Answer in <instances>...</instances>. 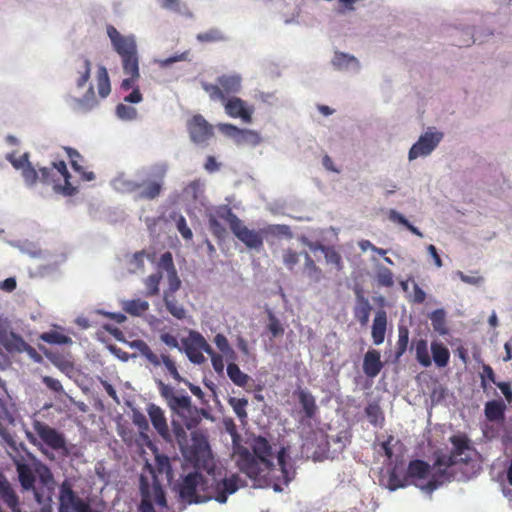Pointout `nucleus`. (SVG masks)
Listing matches in <instances>:
<instances>
[{"label":"nucleus","instance_id":"cd10ccee","mask_svg":"<svg viewBox=\"0 0 512 512\" xmlns=\"http://www.w3.org/2000/svg\"><path fill=\"white\" fill-rule=\"evenodd\" d=\"M371 310L372 307L369 300L365 298L360 291H358L356 306L354 308V316L362 326H366L368 324Z\"/></svg>","mask_w":512,"mask_h":512},{"label":"nucleus","instance_id":"7ed1b4c3","mask_svg":"<svg viewBox=\"0 0 512 512\" xmlns=\"http://www.w3.org/2000/svg\"><path fill=\"white\" fill-rule=\"evenodd\" d=\"M242 486V481L237 474L225 477L217 481L210 494H201L207 488V481L204 476L198 472L187 474L179 484V495L182 500L188 503H201L210 499L223 504L226 503L228 496L234 494Z\"/></svg>","mask_w":512,"mask_h":512},{"label":"nucleus","instance_id":"774afa93","mask_svg":"<svg viewBox=\"0 0 512 512\" xmlns=\"http://www.w3.org/2000/svg\"><path fill=\"white\" fill-rule=\"evenodd\" d=\"M80 104L86 109H91L97 104L94 89L92 86L89 87L86 94L80 100Z\"/></svg>","mask_w":512,"mask_h":512},{"label":"nucleus","instance_id":"aec40b11","mask_svg":"<svg viewBox=\"0 0 512 512\" xmlns=\"http://www.w3.org/2000/svg\"><path fill=\"white\" fill-rule=\"evenodd\" d=\"M147 413L149 415L150 421L154 427V429L157 431V433L163 438L168 439L169 434V428L167 424L166 417L164 415V411L154 403H150L147 406Z\"/></svg>","mask_w":512,"mask_h":512},{"label":"nucleus","instance_id":"37998d69","mask_svg":"<svg viewBox=\"0 0 512 512\" xmlns=\"http://www.w3.org/2000/svg\"><path fill=\"white\" fill-rule=\"evenodd\" d=\"M332 63L338 69H348L350 66L359 67V62L354 56L342 52L335 53Z\"/></svg>","mask_w":512,"mask_h":512},{"label":"nucleus","instance_id":"ddd939ff","mask_svg":"<svg viewBox=\"0 0 512 512\" xmlns=\"http://www.w3.org/2000/svg\"><path fill=\"white\" fill-rule=\"evenodd\" d=\"M167 405L173 413L183 419L184 425L188 429L196 427L199 423V411L192 405L191 398L188 395H176Z\"/></svg>","mask_w":512,"mask_h":512},{"label":"nucleus","instance_id":"f704fd0d","mask_svg":"<svg viewBox=\"0 0 512 512\" xmlns=\"http://www.w3.org/2000/svg\"><path fill=\"white\" fill-rule=\"evenodd\" d=\"M365 414L370 424L375 427L383 426L385 418L383 411L378 403H369L365 408Z\"/></svg>","mask_w":512,"mask_h":512},{"label":"nucleus","instance_id":"052dcab7","mask_svg":"<svg viewBox=\"0 0 512 512\" xmlns=\"http://www.w3.org/2000/svg\"><path fill=\"white\" fill-rule=\"evenodd\" d=\"M224 39L225 37L223 36V34L217 29H212L204 33H199L197 35V40H199L200 42H218Z\"/></svg>","mask_w":512,"mask_h":512},{"label":"nucleus","instance_id":"4468645a","mask_svg":"<svg viewBox=\"0 0 512 512\" xmlns=\"http://www.w3.org/2000/svg\"><path fill=\"white\" fill-rule=\"evenodd\" d=\"M443 133L426 131L409 150V160L429 155L440 143Z\"/></svg>","mask_w":512,"mask_h":512},{"label":"nucleus","instance_id":"393cba45","mask_svg":"<svg viewBox=\"0 0 512 512\" xmlns=\"http://www.w3.org/2000/svg\"><path fill=\"white\" fill-rule=\"evenodd\" d=\"M308 246L312 251L320 250L324 254L327 264H331V265L335 266V268L338 271L342 270V268H343L342 257L340 255V253L338 251H336V249L334 247L325 246L320 243H312V242H309Z\"/></svg>","mask_w":512,"mask_h":512},{"label":"nucleus","instance_id":"a19ab883","mask_svg":"<svg viewBox=\"0 0 512 512\" xmlns=\"http://www.w3.org/2000/svg\"><path fill=\"white\" fill-rule=\"evenodd\" d=\"M415 353L417 361L423 367H429L432 363L429 352H428V344L424 339H419L415 343Z\"/></svg>","mask_w":512,"mask_h":512},{"label":"nucleus","instance_id":"b1692460","mask_svg":"<svg viewBox=\"0 0 512 512\" xmlns=\"http://www.w3.org/2000/svg\"><path fill=\"white\" fill-rule=\"evenodd\" d=\"M0 341L8 348L17 351L33 350L19 335L13 332L8 333L6 327L0 324Z\"/></svg>","mask_w":512,"mask_h":512},{"label":"nucleus","instance_id":"a878e982","mask_svg":"<svg viewBox=\"0 0 512 512\" xmlns=\"http://www.w3.org/2000/svg\"><path fill=\"white\" fill-rule=\"evenodd\" d=\"M387 327V314L384 310H378L372 325V339L375 345L384 342Z\"/></svg>","mask_w":512,"mask_h":512},{"label":"nucleus","instance_id":"69168bd1","mask_svg":"<svg viewBox=\"0 0 512 512\" xmlns=\"http://www.w3.org/2000/svg\"><path fill=\"white\" fill-rule=\"evenodd\" d=\"M268 329L273 337H277L284 333L282 324L273 314L269 315Z\"/></svg>","mask_w":512,"mask_h":512},{"label":"nucleus","instance_id":"2f4dec72","mask_svg":"<svg viewBox=\"0 0 512 512\" xmlns=\"http://www.w3.org/2000/svg\"><path fill=\"white\" fill-rule=\"evenodd\" d=\"M431 352L436 366L445 367L448 365L450 359V352L443 343L436 341L432 342Z\"/></svg>","mask_w":512,"mask_h":512},{"label":"nucleus","instance_id":"e2e57ef3","mask_svg":"<svg viewBox=\"0 0 512 512\" xmlns=\"http://www.w3.org/2000/svg\"><path fill=\"white\" fill-rule=\"evenodd\" d=\"M158 267L167 271L168 274L176 271L171 252H165L161 255Z\"/></svg>","mask_w":512,"mask_h":512},{"label":"nucleus","instance_id":"20e7f679","mask_svg":"<svg viewBox=\"0 0 512 512\" xmlns=\"http://www.w3.org/2000/svg\"><path fill=\"white\" fill-rule=\"evenodd\" d=\"M449 440L452 444L450 453L437 455L432 466L431 479L422 487L428 492H433L445 482H449L453 477L451 467L459 463H469L476 452L466 434L453 435Z\"/></svg>","mask_w":512,"mask_h":512},{"label":"nucleus","instance_id":"a211bd4d","mask_svg":"<svg viewBox=\"0 0 512 512\" xmlns=\"http://www.w3.org/2000/svg\"><path fill=\"white\" fill-rule=\"evenodd\" d=\"M165 173L166 167H160L157 172V179L140 183L142 186L137 195H135V198L141 200H153L157 198L163 189Z\"/></svg>","mask_w":512,"mask_h":512},{"label":"nucleus","instance_id":"de8ad7c7","mask_svg":"<svg viewBox=\"0 0 512 512\" xmlns=\"http://www.w3.org/2000/svg\"><path fill=\"white\" fill-rule=\"evenodd\" d=\"M161 364H163L170 374V376L177 382H182L184 379L180 375L175 361L168 354L162 353L160 356Z\"/></svg>","mask_w":512,"mask_h":512},{"label":"nucleus","instance_id":"6ab92c4d","mask_svg":"<svg viewBox=\"0 0 512 512\" xmlns=\"http://www.w3.org/2000/svg\"><path fill=\"white\" fill-rule=\"evenodd\" d=\"M121 61L123 72L128 76L122 80L121 89L127 91L133 88L140 78L138 54L121 58Z\"/></svg>","mask_w":512,"mask_h":512},{"label":"nucleus","instance_id":"58836bf2","mask_svg":"<svg viewBox=\"0 0 512 512\" xmlns=\"http://www.w3.org/2000/svg\"><path fill=\"white\" fill-rule=\"evenodd\" d=\"M98 93L102 98L110 94L111 86L108 71L104 66H99L97 71Z\"/></svg>","mask_w":512,"mask_h":512},{"label":"nucleus","instance_id":"2eb2a0df","mask_svg":"<svg viewBox=\"0 0 512 512\" xmlns=\"http://www.w3.org/2000/svg\"><path fill=\"white\" fill-rule=\"evenodd\" d=\"M225 113L231 118H239L243 123H251L253 118V113L255 111L254 106L249 105L243 99L232 96L227 98L225 101H221Z\"/></svg>","mask_w":512,"mask_h":512},{"label":"nucleus","instance_id":"412c9836","mask_svg":"<svg viewBox=\"0 0 512 512\" xmlns=\"http://www.w3.org/2000/svg\"><path fill=\"white\" fill-rule=\"evenodd\" d=\"M16 471L23 492H29L34 488L38 481L36 468L33 469L27 463L17 462Z\"/></svg>","mask_w":512,"mask_h":512},{"label":"nucleus","instance_id":"c03bdc74","mask_svg":"<svg viewBox=\"0 0 512 512\" xmlns=\"http://www.w3.org/2000/svg\"><path fill=\"white\" fill-rule=\"evenodd\" d=\"M162 280V273L160 271L149 275L144 283L146 287L145 295L147 297H152L159 294V285Z\"/></svg>","mask_w":512,"mask_h":512},{"label":"nucleus","instance_id":"5fc2aeb1","mask_svg":"<svg viewBox=\"0 0 512 512\" xmlns=\"http://www.w3.org/2000/svg\"><path fill=\"white\" fill-rule=\"evenodd\" d=\"M116 114L122 120H134L137 117V110L134 107L118 104L116 107Z\"/></svg>","mask_w":512,"mask_h":512},{"label":"nucleus","instance_id":"39448f33","mask_svg":"<svg viewBox=\"0 0 512 512\" xmlns=\"http://www.w3.org/2000/svg\"><path fill=\"white\" fill-rule=\"evenodd\" d=\"M38 481L29 492L40 506L39 512H53L56 482L51 470L44 464L36 466Z\"/></svg>","mask_w":512,"mask_h":512},{"label":"nucleus","instance_id":"4c0bfd02","mask_svg":"<svg viewBox=\"0 0 512 512\" xmlns=\"http://www.w3.org/2000/svg\"><path fill=\"white\" fill-rule=\"evenodd\" d=\"M123 309L130 315L141 316L149 309V303L141 299H132L124 302Z\"/></svg>","mask_w":512,"mask_h":512},{"label":"nucleus","instance_id":"6e6552de","mask_svg":"<svg viewBox=\"0 0 512 512\" xmlns=\"http://www.w3.org/2000/svg\"><path fill=\"white\" fill-rule=\"evenodd\" d=\"M241 77L239 75L224 74L217 78L215 84L202 82L203 90L212 101H225L241 91Z\"/></svg>","mask_w":512,"mask_h":512},{"label":"nucleus","instance_id":"5701e85b","mask_svg":"<svg viewBox=\"0 0 512 512\" xmlns=\"http://www.w3.org/2000/svg\"><path fill=\"white\" fill-rule=\"evenodd\" d=\"M383 368L381 354L378 350H368L363 359V371L367 377H376Z\"/></svg>","mask_w":512,"mask_h":512},{"label":"nucleus","instance_id":"0eeeda50","mask_svg":"<svg viewBox=\"0 0 512 512\" xmlns=\"http://www.w3.org/2000/svg\"><path fill=\"white\" fill-rule=\"evenodd\" d=\"M219 218L229 224L232 233L239 239L247 248L260 250L263 247V236L259 231L249 229L244 225L241 219L233 213V211L224 207L217 211Z\"/></svg>","mask_w":512,"mask_h":512},{"label":"nucleus","instance_id":"ea45409f","mask_svg":"<svg viewBox=\"0 0 512 512\" xmlns=\"http://www.w3.org/2000/svg\"><path fill=\"white\" fill-rule=\"evenodd\" d=\"M430 320L434 331L438 332L440 335H446L448 333L446 314L443 309L433 311L430 315Z\"/></svg>","mask_w":512,"mask_h":512},{"label":"nucleus","instance_id":"338daca9","mask_svg":"<svg viewBox=\"0 0 512 512\" xmlns=\"http://www.w3.org/2000/svg\"><path fill=\"white\" fill-rule=\"evenodd\" d=\"M177 229L181 236L186 240H191L193 237V233L191 229L188 227L186 219L183 216H180L176 222Z\"/></svg>","mask_w":512,"mask_h":512},{"label":"nucleus","instance_id":"c9c22d12","mask_svg":"<svg viewBox=\"0 0 512 512\" xmlns=\"http://www.w3.org/2000/svg\"><path fill=\"white\" fill-rule=\"evenodd\" d=\"M227 375L238 387H245L250 380V377L246 373L242 372L239 366L234 362L227 365Z\"/></svg>","mask_w":512,"mask_h":512},{"label":"nucleus","instance_id":"9b49d317","mask_svg":"<svg viewBox=\"0 0 512 512\" xmlns=\"http://www.w3.org/2000/svg\"><path fill=\"white\" fill-rule=\"evenodd\" d=\"M182 343L186 356L193 364L200 365L206 361L203 352L212 354V347L198 331L190 330L188 337Z\"/></svg>","mask_w":512,"mask_h":512},{"label":"nucleus","instance_id":"c85d7f7f","mask_svg":"<svg viewBox=\"0 0 512 512\" xmlns=\"http://www.w3.org/2000/svg\"><path fill=\"white\" fill-rule=\"evenodd\" d=\"M506 405L502 400H491L485 404V417L490 422L502 421L505 416Z\"/></svg>","mask_w":512,"mask_h":512},{"label":"nucleus","instance_id":"0e129e2a","mask_svg":"<svg viewBox=\"0 0 512 512\" xmlns=\"http://www.w3.org/2000/svg\"><path fill=\"white\" fill-rule=\"evenodd\" d=\"M168 289L164 292V295L171 294L174 295L177 290H179L181 286V281L177 275V271L171 272L168 274Z\"/></svg>","mask_w":512,"mask_h":512},{"label":"nucleus","instance_id":"13d9d810","mask_svg":"<svg viewBox=\"0 0 512 512\" xmlns=\"http://www.w3.org/2000/svg\"><path fill=\"white\" fill-rule=\"evenodd\" d=\"M132 421L133 424L139 429L141 435H144L149 430L148 420L143 413L134 411L132 415Z\"/></svg>","mask_w":512,"mask_h":512},{"label":"nucleus","instance_id":"1a4fd4ad","mask_svg":"<svg viewBox=\"0 0 512 512\" xmlns=\"http://www.w3.org/2000/svg\"><path fill=\"white\" fill-rule=\"evenodd\" d=\"M140 493L141 502L139 512H156L154 504L158 506L160 511L167 509L165 492L159 483L154 482L151 486L148 480L144 476H141Z\"/></svg>","mask_w":512,"mask_h":512},{"label":"nucleus","instance_id":"49530a36","mask_svg":"<svg viewBox=\"0 0 512 512\" xmlns=\"http://www.w3.org/2000/svg\"><path fill=\"white\" fill-rule=\"evenodd\" d=\"M409 343V330L406 326H399L398 328V340L396 343V358H400L407 350Z\"/></svg>","mask_w":512,"mask_h":512},{"label":"nucleus","instance_id":"864d4df0","mask_svg":"<svg viewBox=\"0 0 512 512\" xmlns=\"http://www.w3.org/2000/svg\"><path fill=\"white\" fill-rule=\"evenodd\" d=\"M91 73V62L87 58L82 59V64L80 69L78 70L79 78L76 81V84L79 88H82L85 86L87 81L90 78Z\"/></svg>","mask_w":512,"mask_h":512},{"label":"nucleus","instance_id":"9d476101","mask_svg":"<svg viewBox=\"0 0 512 512\" xmlns=\"http://www.w3.org/2000/svg\"><path fill=\"white\" fill-rule=\"evenodd\" d=\"M59 512H94L90 504L85 502L73 490L72 482L65 479L59 487Z\"/></svg>","mask_w":512,"mask_h":512},{"label":"nucleus","instance_id":"dca6fc26","mask_svg":"<svg viewBox=\"0 0 512 512\" xmlns=\"http://www.w3.org/2000/svg\"><path fill=\"white\" fill-rule=\"evenodd\" d=\"M32 426L34 432L48 447L52 448L53 450H60L65 448V437L55 428H52L46 423L38 420H35Z\"/></svg>","mask_w":512,"mask_h":512},{"label":"nucleus","instance_id":"72a5a7b5","mask_svg":"<svg viewBox=\"0 0 512 512\" xmlns=\"http://www.w3.org/2000/svg\"><path fill=\"white\" fill-rule=\"evenodd\" d=\"M167 311L176 319L183 320L186 318V310L184 306L175 299L174 295L167 294L163 296Z\"/></svg>","mask_w":512,"mask_h":512},{"label":"nucleus","instance_id":"f03ea898","mask_svg":"<svg viewBox=\"0 0 512 512\" xmlns=\"http://www.w3.org/2000/svg\"><path fill=\"white\" fill-rule=\"evenodd\" d=\"M29 157L28 152L19 157H16L15 152L7 153L5 156L14 169L21 170V175L27 186L33 187L38 181H41L44 184H53L55 189L61 190L66 196H72L76 193L77 189L70 183L71 176L64 161L53 162L52 168H39V176Z\"/></svg>","mask_w":512,"mask_h":512},{"label":"nucleus","instance_id":"a18cd8bd","mask_svg":"<svg viewBox=\"0 0 512 512\" xmlns=\"http://www.w3.org/2000/svg\"><path fill=\"white\" fill-rule=\"evenodd\" d=\"M228 404L232 407L234 413L236 416L241 420L247 419V406H248V400L246 398H236V397H230L228 399Z\"/></svg>","mask_w":512,"mask_h":512},{"label":"nucleus","instance_id":"423d86ee","mask_svg":"<svg viewBox=\"0 0 512 512\" xmlns=\"http://www.w3.org/2000/svg\"><path fill=\"white\" fill-rule=\"evenodd\" d=\"M185 456L197 469L210 473L214 470V461L208 439L199 430L191 433V443L185 450Z\"/></svg>","mask_w":512,"mask_h":512},{"label":"nucleus","instance_id":"8fccbe9b","mask_svg":"<svg viewBox=\"0 0 512 512\" xmlns=\"http://www.w3.org/2000/svg\"><path fill=\"white\" fill-rule=\"evenodd\" d=\"M114 186L117 190L128 193H135L137 195L141 184L132 180H126L122 177L115 179Z\"/></svg>","mask_w":512,"mask_h":512},{"label":"nucleus","instance_id":"4be33fe9","mask_svg":"<svg viewBox=\"0 0 512 512\" xmlns=\"http://www.w3.org/2000/svg\"><path fill=\"white\" fill-rule=\"evenodd\" d=\"M0 499L12 512H21L19 498L4 476H0Z\"/></svg>","mask_w":512,"mask_h":512},{"label":"nucleus","instance_id":"c756f323","mask_svg":"<svg viewBox=\"0 0 512 512\" xmlns=\"http://www.w3.org/2000/svg\"><path fill=\"white\" fill-rule=\"evenodd\" d=\"M129 346L138 350L139 353L147 360V362L154 367H159L161 365L159 356L152 351V349L144 340H133L129 343Z\"/></svg>","mask_w":512,"mask_h":512},{"label":"nucleus","instance_id":"79ce46f5","mask_svg":"<svg viewBox=\"0 0 512 512\" xmlns=\"http://www.w3.org/2000/svg\"><path fill=\"white\" fill-rule=\"evenodd\" d=\"M213 342L215 343L218 350L226 356L228 359L235 360L236 359V353L232 349L231 345L229 344V341L227 337L221 333H218L214 336Z\"/></svg>","mask_w":512,"mask_h":512},{"label":"nucleus","instance_id":"473e14b6","mask_svg":"<svg viewBox=\"0 0 512 512\" xmlns=\"http://www.w3.org/2000/svg\"><path fill=\"white\" fill-rule=\"evenodd\" d=\"M431 467L423 460L410 461L407 469V476L411 478L425 479L430 474Z\"/></svg>","mask_w":512,"mask_h":512},{"label":"nucleus","instance_id":"f8f14e48","mask_svg":"<svg viewBox=\"0 0 512 512\" xmlns=\"http://www.w3.org/2000/svg\"><path fill=\"white\" fill-rule=\"evenodd\" d=\"M189 139L196 145H205L214 137V126L203 115L194 114L186 121Z\"/></svg>","mask_w":512,"mask_h":512},{"label":"nucleus","instance_id":"3c124183","mask_svg":"<svg viewBox=\"0 0 512 512\" xmlns=\"http://www.w3.org/2000/svg\"><path fill=\"white\" fill-rule=\"evenodd\" d=\"M40 339L49 344H68L71 343V338L61 334L57 331L45 332L40 335Z\"/></svg>","mask_w":512,"mask_h":512},{"label":"nucleus","instance_id":"09e8293b","mask_svg":"<svg viewBox=\"0 0 512 512\" xmlns=\"http://www.w3.org/2000/svg\"><path fill=\"white\" fill-rule=\"evenodd\" d=\"M376 281L379 286L390 288L394 285L393 272L384 266L378 268L376 272Z\"/></svg>","mask_w":512,"mask_h":512},{"label":"nucleus","instance_id":"680f3d73","mask_svg":"<svg viewBox=\"0 0 512 512\" xmlns=\"http://www.w3.org/2000/svg\"><path fill=\"white\" fill-rule=\"evenodd\" d=\"M300 254L292 249H286L283 252V263L289 269L293 270L294 267L299 263Z\"/></svg>","mask_w":512,"mask_h":512},{"label":"nucleus","instance_id":"e433bc0d","mask_svg":"<svg viewBox=\"0 0 512 512\" xmlns=\"http://www.w3.org/2000/svg\"><path fill=\"white\" fill-rule=\"evenodd\" d=\"M304 266H303V272L307 277H309L311 280L315 282H319L322 277L323 273L321 268H319L315 261L312 259V257L309 255V253L304 252Z\"/></svg>","mask_w":512,"mask_h":512},{"label":"nucleus","instance_id":"603ef678","mask_svg":"<svg viewBox=\"0 0 512 512\" xmlns=\"http://www.w3.org/2000/svg\"><path fill=\"white\" fill-rule=\"evenodd\" d=\"M261 141L260 135L258 132L250 129H242L240 133V137H238L236 144H251L253 146L258 145Z\"/></svg>","mask_w":512,"mask_h":512},{"label":"nucleus","instance_id":"4d7b16f0","mask_svg":"<svg viewBox=\"0 0 512 512\" xmlns=\"http://www.w3.org/2000/svg\"><path fill=\"white\" fill-rule=\"evenodd\" d=\"M480 379H481V387L483 388L484 391L487 389L488 381H490L494 384L497 383L494 370L492 369V367L490 365H487V364H483V366H482V372L480 374Z\"/></svg>","mask_w":512,"mask_h":512},{"label":"nucleus","instance_id":"bb28decb","mask_svg":"<svg viewBox=\"0 0 512 512\" xmlns=\"http://www.w3.org/2000/svg\"><path fill=\"white\" fill-rule=\"evenodd\" d=\"M65 151L69 157L70 164L73 170L81 175V178L85 181H92L95 178V174L93 172H87L84 170L82 166V162L84 159L82 155L75 149L71 147H65Z\"/></svg>","mask_w":512,"mask_h":512},{"label":"nucleus","instance_id":"f3484780","mask_svg":"<svg viewBox=\"0 0 512 512\" xmlns=\"http://www.w3.org/2000/svg\"><path fill=\"white\" fill-rule=\"evenodd\" d=\"M107 34L115 51L121 58L137 54V45L134 37L121 35L114 26H108Z\"/></svg>","mask_w":512,"mask_h":512},{"label":"nucleus","instance_id":"7c9ffc66","mask_svg":"<svg viewBox=\"0 0 512 512\" xmlns=\"http://www.w3.org/2000/svg\"><path fill=\"white\" fill-rule=\"evenodd\" d=\"M296 394L305 416L309 419L314 418L318 410L314 396L303 389H299Z\"/></svg>","mask_w":512,"mask_h":512},{"label":"nucleus","instance_id":"f257e3e1","mask_svg":"<svg viewBox=\"0 0 512 512\" xmlns=\"http://www.w3.org/2000/svg\"><path fill=\"white\" fill-rule=\"evenodd\" d=\"M233 439V456L239 470L247 475L256 487H273L277 492L283 490L295 477V468L286 447L277 452L279 468L274 464V454L270 442L263 436L254 437L250 448L252 452L238 442L239 435L235 425L227 428Z\"/></svg>","mask_w":512,"mask_h":512},{"label":"nucleus","instance_id":"bf43d9fd","mask_svg":"<svg viewBox=\"0 0 512 512\" xmlns=\"http://www.w3.org/2000/svg\"><path fill=\"white\" fill-rule=\"evenodd\" d=\"M218 128L224 135L234 139L235 142L237 141L238 137H240V133L242 132L241 128L230 123H220L218 124Z\"/></svg>","mask_w":512,"mask_h":512},{"label":"nucleus","instance_id":"6e6d98bb","mask_svg":"<svg viewBox=\"0 0 512 512\" xmlns=\"http://www.w3.org/2000/svg\"><path fill=\"white\" fill-rule=\"evenodd\" d=\"M208 223L210 231L216 238H225L227 234L226 228L219 222V220L215 216H210Z\"/></svg>","mask_w":512,"mask_h":512}]
</instances>
